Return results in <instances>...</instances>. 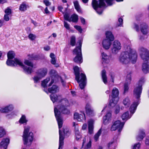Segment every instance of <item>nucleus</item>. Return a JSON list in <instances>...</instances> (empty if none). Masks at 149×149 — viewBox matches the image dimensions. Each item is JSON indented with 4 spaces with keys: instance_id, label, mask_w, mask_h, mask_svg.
I'll return each mask as SVG.
<instances>
[{
    "instance_id": "9b49d317",
    "label": "nucleus",
    "mask_w": 149,
    "mask_h": 149,
    "mask_svg": "<svg viewBox=\"0 0 149 149\" xmlns=\"http://www.w3.org/2000/svg\"><path fill=\"white\" fill-rule=\"evenodd\" d=\"M92 5L93 7L96 12L99 14H101L102 13V10L98 11V8H100L102 6H105V0H99V3L96 0H93L92 2Z\"/></svg>"
},
{
    "instance_id": "052dcab7",
    "label": "nucleus",
    "mask_w": 149,
    "mask_h": 149,
    "mask_svg": "<svg viewBox=\"0 0 149 149\" xmlns=\"http://www.w3.org/2000/svg\"><path fill=\"white\" fill-rule=\"evenodd\" d=\"M80 20L81 23L84 25L85 24V19L82 17H80Z\"/></svg>"
},
{
    "instance_id": "bf43d9fd",
    "label": "nucleus",
    "mask_w": 149,
    "mask_h": 149,
    "mask_svg": "<svg viewBox=\"0 0 149 149\" xmlns=\"http://www.w3.org/2000/svg\"><path fill=\"white\" fill-rule=\"evenodd\" d=\"M113 0H106V2L109 6H111L112 5V2Z\"/></svg>"
},
{
    "instance_id": "338daca9",
    "label": "nucleus",
    "mask_w": 149,
    "mask_h": 149,
    "mask_svg": "<svg viewBox=\"0 0 149 149\" xmlns=\"http://www.w3.org/2000/svg\"><path fill=\"white\" fill-rule=\"evenodd\" d=\"M54 79H52L51 80L50 82L49 83V84L48 86H51L52 85V84L54 83Z\"/></svg>"
},
{
    "instance_id": "9d476101",
    "label": "nucleus",
    "mask_w": 149,
    "mask_h": 149,
    "mask_svg": "<svg viewBox=\"0 0 149 149\" xmlns=\"http://www.w3.org/2000/svg\"><path fill=\"white\" fill-rule=\"evenodd\" d=\"M24 63L25 65L29 67L24 65L22 62V65H19V64H17V65L22 68L23 69L25 72L26 74H31L33 71L32 68L33 67V64L28 59H25Z\"/></svg>"
},
{
    "instance_id": "cd10ccee",
    "label": "nucleus",
    "mask_w": 149,
    "mask_h": 149,
    "mask_svg": "<svg viewBox=\"0 0 149 149\" xmlns=\"http://www.w3.org/2000/svg\"><path fill=\"white\" fill-rule=\"evenodd\" d=\"M119 93V92L118 89L116 88H113L112 90V95H111L112 98L113 99L118 98Z\"/></svg>"
},
{
    "instance_id": "a878e982",
    "label": "nucleus",
    "mask_w": 149,
    "mask_h": 149,
    "mask_svg": "<svg viewBox=\"0 0 149 149\" xmlns=\"http://www.w3.org/2000/svg\"><path fill=\"white\" fill-rule=\"evenodd\" d=\"M116 140V139L114 141L109 143L107 146H105L106 149H114L117 145Z\"/></svg>"
},
{
    "instance_id": "774afa93",
    "label": "nucleus",
    "mask_w": 149,
    "mask_h": 149,
    "mask_svg": "<svg viewBox=\"0 0 149 149\" xmlns=\"http://www.w3.org/2000/svg\"><path fill=\"white\" fill-rule=\"evenodd\" d=\"M4 22V20L3 19L0 20V27L2 26Z\"/></svg>"
},
{
    "instance_id": "6e6552de",
    "label": "nucleus",
    "mask_w": 149,
    "mask_h": 149,
    "mask_svg": "<svg viewBox=\"0 0 149 149\" xmlns=\"http://www.w3.org/2000/svg\"><path fill=\"white\" fill-rule=\"evenodd\" d=\"M81 42L80 40L78 41V45L76 47L73 52V54L76 55L74 59V61L75 62L78 63H81L83 62L81 52Z\"/></svg>"
},
{
    "instance_id": "864d4df0",
    "label": "nucleus",
    "mask_w": 149,
    "mask_h": 149,
    "mask_svg": "<svg viewBox=\"0 0 149 149\" xmlns=\"http://www.w3.org/2000/svg\"><path fill=\"white\" fill-rule=\"evenodd\" d=\"M8 15L5 14L3 17V19L4 20L6 21H8L9 20L10 18L8 16Z\"/></svg>"
},
{
    "instance_id": "79ce46f5",
    "label": "nucleus",
    "mask_w": 149,
    "mask_h": 149,
    "mask_svg": "<svg viewBox=\"0 0 149 149\" xmlns=\"http://www.w3.org/2000/svg\"><path fill=\"white\" fill-rule=\"evenodd\" d=\"M70 45L72 46H74L75 45V37L74 36L71 37L70 40Z\"/></svg>"
},
{
    "instance_id": "f8f14e48",
    "label": "nucleus",
    "mask_w": 149,
    "mask_h": 149,
    "mask_svg": "<svg viewBox=\"0 0 149 149\" xmlns=\"http://www.w3.org/2000/svg\"><path fill=\"white\" fill-rule=\"evenodd\" d=\"M121 47V45L120 42L117 40H115L113 42L111 48L112 53L114 54H117Z\"/></svg>"
},
{
    "instance_id": "dca6fc26",
    "label": "nucleus",
    "mask_w": 149,
    "mask_h": 149,
    "mask_svg": "<svg viewBox=\"0 0 149 149\" xmlns=\"http://www.w3.org/2000/svg\"><path fill=\"white\" fill-rule=\"evenodd\" d=\"M14 109V106L11 104L5 107H0V112L1 113H7L12 111Z\"/></svg>"
},
{
    "instance_id": "0eeeda50",
    "label": "nucleus",
    "mask_w": 149,
    "mask_h": 149,
    "mask_svg": "<svg viewBox=\"0 0 149 149\" xmlns=\"http://www.w3.org/2000/svg\"><path fill=\"white\" fill-rule=\"evenodd\" d=\"M15 52L13 51H9L7 54L8 59L6 61L7 65L10 66L17 65V64L22 65V64L21 61L17 58H15L13 60H11L15 57Z\"/></svg>"
},
{
    "instance_id": "37998d69",
    "label": "nucleus",
    "mask_w": 149,
    "mask_h": 149,
    "mask_svg": "<svg viewBox=\"0 0 149 149\" xmlns=\"http://www.w3.org/2000/svg\"><path fill=\"white\" fill-rule=\"evenodd\" d=\"M73 126L74 127V131L75 134H78L79 133H80L79 131L78 127L77 124H76L74 122L73 123Z\"/></svg>"
},
{
    "instance_id": "7c9ffc66",
    "label": "nucleus",
    "mask_w": 149,
    "mask_h": 149,
    "mask_svg": "<svg viewBox=\"0 0 149 149\" xmlns=\"http://www.w3.org/2000/svg\"><path fill=\"white\" fill-rule=\"evenodd\" d=\"M145 136L144 132L142 130H141L139 132L138 135L136 137L137 140L140 141L142 140Z\"/></svg>"
},
{
    "instance_id": "58836bf2",
    "label": "nucleus",
    "mask_w": 149,
    "mask_h": 149,
    "mask_svg": "<svg viewBox=\"0 0 149 149\" xmlns=\"http://www.w3.org/2000/svg\"><path fill=\"white\" fill-rule=\"evenodd\" d=\"M50 81V78L49 77L47 78L46 79L42 81V86L44 88L47 87V84Z\"/></svg>"
},
{
    "instance_id": "a18cd8bd",
    "label": "nucleus",
    "mask_w": 149,
    "mask_h": 149,
    "mask_svg": "<svg viewBox=\"0 0 149 149\" xmlns=\"http://www.w3.org/2000/svg\"><path fill=\"white\" fill-rule=\"evenodd\" d=\"M29 38L31 40H34L36 38V36L35 35L32 33H30L28 36Z\"/></svg>"
},
{
    "instance_id": "f3484780",
    "label": "nucleus",
    "mask_w": 149,
    "mask_h": 149,
    "mask_svg": "<svg viewBox=\"0 0 149 149\" xmlns=\"http://www.w3.org/2000/svg\"><path fill=\"white\" fill-rule=\"evenodd\" d=\"M139 24L141 32L144 35H146L148 31V26L147 24L145 22H141Z\"/></svg>"
},
{
    "instance_id": "bb28decb",
    "label": "nucleus",
    "mask_w": 149,
    "mask_h": 149,
    "mask_svg": "<svg viewBox=\"0 0 149 149\" xmlns=\"http://www.w3.org/2000/svg\"><path fill=\"white\" fill-rule=\"evenodd\" d=\"M93 123L94 121L92 119L88 121V131L90 134H92L93 132Z\"/></svg>"
},
{
    "instance_id": "a211bd4d",
    "label": "nucleus",
    "mask_w": 149,
    "mask_h": 149,
    "mask_svg": "<svg viewBox=\"0 0 149 149\" xmlns=\"http://www.w3.org/2000/svg\"><path fill=\"white\" fill-rule=\"evenodd\" d=\"M9 139L6 138L3 139L0 143V147L1 149H6L9 143Z\"/></svg>"
},
{
    "instance_id": "69168bd1",
    "label": "nucleus",
    "mask_w": 149,
    "mask_h": 149,
    "mask_svg": "<svg viewBox=\"0 0 149 149\" xmlns=\"http://www.w3.org/2000/svg\"><path fill=\"white\" fill-rule=\"evenodd\" d=\"M50 47L48 46L45 47H44V49L45 50L48 51L50 49Z\"/></svg>"
},
{
    "instance_id": "aec40b11",
    "label": "nucleus",
    "mask_w": 149,
    "mask_h": 149,
    "mask_svg": "<svg viewBox=\"0 0 149 149\" xmlns=\"http://www.w3.org/2000/svg\"><path fill=\"white\" fill-rule=\"evenodd\" d=\"M102 63H108L111 60V56L107 55L104 52L102 53Z\"/></svg>"
},
{
    "instance_id": "a19ab883",
    "label": "nucleus",
    "mask_w": 149,
    "mask_h": 149,
    "mask_svg": "<svg viewBox=\"0 0 149 149\" xmlns=\"http://www.w3.org/2000/svg\"><path fill=\"white\" fill-rule=\"evenodd\" d=\"M101 129H100L99 130L97 133L94 135V139L95 141H97L99 138V136L101 133Z\"/></svg>"
},
{
    "instance_id": "e2e57ef3",
    "label": "nucleus",
    "mask_w": 149,
    "mask_h": 149,
    "mask_svg": "<svg viewBox=\"0 0 149 149\" xmlns=\"http://www.w3.org/2000/svg\"><path fill=\"white\" fill-rule=\"evenodd\" d=\"M120 107H119L117 106L116 108L115 111V113L117 114L119 112Z\"/></svg>"
},
{
    "instance_id": "6e6d98bb",
    "label": "nucleus",
    "mask_w": 149,
    "mask_h": 149,
    "mask_svg": "<svg viewBox=\"0 0 149 149\" xmlns=\"http://www.w3.org/2000/svg\"><path fill=\"white\" fill-rule=\"evenodd\" d=\"M43 3L46 5V6H48L51 5V3L47 0H44Z\"/></svg>"
},
{
    "instance_id": "680f3d73",
    "label": "nucleus",
    "mask_w": 149,
    "mask_h": 149,
    "mask_svg": "<svg viewBox=\"0 0 149 149\" xmlns=\"http://www.w3.org/2000/svg\"><path fill=\"white\" fill-rule=\"evenodd\" d=\"M145 143L147 145H149V136L146 138L145 140Z\"/></svg>"
},
{
    "instance_id": "de8ad7c7",
    "label": "nucleus",
    "mask_w": 149,
    "mask_h": 149,
    "mask_svg": "<svg viewBox=\"0 0 149 149\" xmlns=\"http://www.w3.org/2000/svg\"><path fill=\"white\" fill-rule=\"evenodd\" d=\"M5 14L9 15L11 13V10L10 8L9 7H8L5 10Z\"/></svg>"
},
{
    "instance_id": "f704fd0d",
    "label": "nucleus",
    "mask_w": 149,
    "mask_h": 149,
    "mask_svg": "<svg viewBox=\"0 0 149 149\" xmlns=\"http://www.w3.org/2000/svg\"><path fill=\"white\" fill-rule=\"evenodd\" d=\"M73 3L75 8L79 13H81V10L80 8V6L79 5L78 2L77 1H74Z\"/></svg>"
},
{
    "instance_id": "ddd939ff",
    "label": "nucleus",
    "mask_w": 149,
    "mask_h": 149,
    "mask_svg": "<svg viewBox=\"0 0 149 149\" xmlns=\"http://www.w3.org/2000/svg\"><path fill=\"white\" fill-rule=\"evenodd\" d=\"M125 124V122H121L119 120H117L113 123L110 130L111 131L116 130L118 129L119 132L121 131Z\"/></svg>"
},
{
    "instance_id": "7ed1b4c3",
    "label": "nucleus",
    "mask_w": 149,
    "mask_h": 149,
    "mask_svg": "<svg viewBox=\"0 0 149 149\" xmlns=\"http://www.w3.org/2000/svg\"><path fill=\"white\" fill-rule=\"evenodd\" d=\"M51 100L53 103L56 102H61L62 104L59 105L57 107H55L56 109V112H61L63 113L68 114L70 113L69 111L67 108L66 107L69 105L68 100L66 99H62V97L60 95H57L56 94H52L50 95Z\"/></svg>"
},
{
    "instance_id": "20e7f679",
    "label": "nucleus",
    "mask_w": 149,
    "mask_h": 149,
    "mask_svg": "<svg viewBox=\"0 0 149 149\" xmlns=\"http://www.w3.org/2000/svg\"><path fill=\"white\" fill-rule=\"evenodd\" d=\"M54 113L56 120L58 122L59 129V145L58 149H62V146H63L64 144L63 140L64 139V134H66L67 133L70 134V133L69 132L68 130L67 129L65 130L64 129L63 132L61 131L60 128L62 126L63 123V120L61 114H60V112H56V108L54 109Z\"/></svg>"
},
{
    "instance_id": "4468645a",
    "label": "nucleus",
    "mask_w": 149,
    "mask_h": 149,
    "mask_svg": "<svg viewBox=\"0 0 149 149\" xmlns=\"http://www.w3.org/2000/svg\"><path fill=\"white\" fill-rule=\"evenodd\" d=\"M132 72H130L127 74L126 79L124 85V89L123 93H125L128 92L129 89V86L131 83V74Z\"/></svg>"
},
{
    "instance_id": "c756f323",
    "label": "nucleus",
    "mask_w": 149,
    "mask_h": 149,
    "mask_svg": "<svg viewBox=\"0 0 149 149\" xmlns=\"http://www.w3.org/2000/svg\"><path fill=\"white\" fill-rule=\"evenodd\" d=\"M118 100V98L116 99H112L110 100L109 105L110 107H114L117 104Z\"/></svg>"
},
{
    "instance_id": "39448f33",
    "label": "nucleus",
    "mask_w": 149,
    "mask_h": 149,
    "mask_svg": "<svg viewBox=\"0 0 149 149\" xmlns=\"http://www.w3.org/2000/svg\"><path fill=\"white\" fill-rule=\"evenodd\" d=\"M73 69L75 75V79L78 83L81 82L79 84V86L81 89H83L86 84V76L85 74L82 72L79 75L81 71L77 66H76L74 67Z\"/></svg>"
},
{
    "instance_id": "2f4dec72",
    "label": "nucleus",
    "mask_w": 149,
    "mask_h": 149,
    "mask_svg": "<svg viewBox=\"0 0 149 149\" xmlns=\"http://www.w3.org/2000/svg\"><path fill=\"white\" fill-rule=\"evenodd\" d=\"M123 103L126 107H128L130 104V101L128 97H126L123 99Z\"/></svg>"
},
{
    "instance_id": "b1692460",
    "label": "nucleus",
    "mask_w": 149,
    "mask_h": 149,
    "mask_svg": "<svg viewBox=\"0 0 149 149\" xmlns=\"http://www.w3.org/2000/svg\"><path fill=\"white\" fill-rule=\"evenodd\" d=\"M85 109L86 113L87 114L91 115L93 114V109L89 104H86Z\"/></svg>"
},
{
    "instance_id": "4be33fe9",
    "label": "nucleus",
    "mask_w": 149,
    "mask_h": 149,
    "mask_svg": "<svg viewBox=\"0 0 149 149\" xmlns=\"http://www.w3.org/2000/svg\"><path fill=\"white\" fill-rule=\"evenodd\" d=\"M111 114V112H108L105 116L103 117V123L104 125L108 124L110 121Z\"/></svg>"
},
{
    "instance_id": "5fc2aeb1",
    "label": "nucleus",
    "mask_w": 149,
    "mask_h": 149,
    "mask_svg": "<svg viewBox=\"0 0 149 149\" xmlns=\"http://www.w3.org/2000/svg\"><path fill=\"white\" fill-rule=\"evenodd\" d=\"M75 136L76 138V139L78 141L80 139H81V135L80 134V133H79L78 134H75Z\"/></svg>"
},
{
    "instance_id": "2eb2a0df",
    "label": "nucleus",
    "mask_w": 149,
    "mask_h": 149,
    "mask_svg": "<svg viewBox=\"0 0 149 149\" xmlns=\"http://www.w3.org/2000/svg\"><path fill=\"white\" fill-rule=\"evenodd\" d=\"M140 55L142 59L144 61H147L149 58V52L143 47H141L139 49Z\"/></svg>"
},
{
    "instance_id": "f257e3e1",
    "label": "nucleus",
    "mask_w": 149,
    "mask_h": 149,
    "mask_svg": "<svg viewBox=\"0 0 149 149\" xmlns=\"http://www.w3.org/2000/svg\"><path fill=\"white\" fill-rule=\"evenodd\" d=\"M137 56L136 51L128 46L126 51L121 53L119 57V61L124 65L127 64L130 62L134 63L136 61Z\"/></svg>"
},
{
    "instance_id": "4c0bfd02",
    "label": "nucleus",
    "mask_w": 149,
    "mask_h": 149,
    "mask_svg": "<svg viewBox=\"0 0 149 149\" xmlns=\"http://www.w3.org/2000/svg\"><path fill=\"white\" fill-rule=\"evenodd\" d=\"M6 134L5 129L2 126H0V138L3 137Z\"/></svg>"
},
{
    "instance_id": "0e129e2a",
    "label": "nucleus",
    "mask_w": 149,
    "mask_h": 149,
    "mask_svg": "<svg viewBox=\"0 0 149 149\" xmlns=\"http://www.w3.org/2000/svg\"><path fill=\"white\" fill-rule=\"evenodd\" d=\"M91 146V141H90L86 145V148H90Z\"/></svg>"
},
{
    "instance_id": "09e8293b",
    "label": "nucleus",
    "mask_w": 149,
    "mask_h": 149,
    "mask_svg": "<svg viewBox=\"0 0 149 149\" xmlns=\"http://www.w3.org/2000/svg\"><path fill=\"white\" fill-rule=\"evenodd\" d=\"M141 144L139 143L135 144L133 147V149H139Z\"/></svg>"
},
{
    "instance_id": "72a5a7b5",
    "label": "nucleus",
    "mask_w": 149,
    "mask_h": 149,
    "mask_svg": "<svg viewBox=\"0 0 149 149\" xmlns=\"http://www.w3.org/2000/svg\"><path fill=\"white\" fill-rule=\"evenodd\" d=\"M102 76L103 81L105 84L107 83V78L106 74V71L103 70L102 71Z\"/></svg>"
},
{
    "instance_id": "c9c22d12",
    "label": "nucleus",
    "mask_w": 149,
    "mask_h": 149,
    "mask_svg": "<svg viewBox=\"0 0 149 149\" xmlns=\"http://www.w3.org/2000/svg\"><path fill=\"white\" fill-rule=\"evenodd\" d=\"M70 22H76L78 20V16L76 14H74L72 15L70 17Z\"/></svg>"
},
{
    "instance_id": "f03ea898",
    "label": "nucleus",
    "mask_w": 149,
    "mask_h": 149,
    "mask_svg": "<svg viewBox=\"0 0 149 149\" xmlns=\"http://www.w3.org/2000/svg\"><path fill=\"white\" fill-rule=\"evenodd\" d=\"M145 81L144 78L143 77L139 79L138 83L136 84L134 87L133 91V94L134 97L136 98V102H134L133 103L130 108V112L132 114L134 113L139 104V99L142 90V86Z\"/></svg>"
},
{
    "instance_id": "6ab92c4d",
    "label": "nucleus",
    "mask_w": 149,
    "mask_h": 149,
    "mask_svg": "<svg viewBox=\"0 0 149 149\" xmlns=\"http://www.w3.org/2000/svg\"><path fill=\"white\" fill-rule=\"evenodd\" d=\"M112 41L107 40L104 39L102 42V45L103 48L105 50L109 49L112 44Z\"/></svg>"
},
{
    "instance_id": "412c9836",
    "label": "nucleus",
    "mask_w": 149,
    "mask_h": 149,
    "mask_svg": "<svg viewBox=\"0 0 149 149\" xmlns=\"http://www.w3.org/2000/svg\"><path fill=\"white\" fill-rule=\"evenodd\" d=\"M74 118L76 119L79 121H81L83 119L86 120L85 114L84 113H83V114H79L77 113H75L74 114Z\"/></svg>"
},
{
    "instance_id": "8fccbe9b",
    "label": "nucleus",
    "mask_w": 149,
    "mask_h": 149,
    "mask_svg": "<svg viewBox=\"0 0 149 149\" xmlns=\"http://www.w3.org/2000/svg\"><path fill=\"white\" fill-rule=\"evenodd\" d=\"M119 24H117L118 26H122L123 23V19L121 18H120L118 19Z\"/></svg>"
},
{
    "instance_id": "49530a36",
    "label": "nucleus",
    "mask_w": 149,
    "mask_h": 149,
    "mask_svg": "<svg viewBox=\"0 0 149 149\" xmlns=\"http://www.w3.org/2000/svg\"><path fill=\"white\" fill-rule=\"evenodd\" d=\"M51 62L52 64L54 65L56 67H57L58 66V64L56 63L55 58L51 59Z\"/></svg>"
},
{
    "instance_id": "5701e85b",
    "label": "nucleus",
    "mask_w": 149,
    "mask_h": 149,
    "mask_svg": "<svg viewBox=\"0 0 149 149\" xmlns=\"http://www.w3.org/2000/svg\"><path fill=\"white\" fill-rule=\"evenodd\" d=\"M105 35L106 38L104 39L113 41L115 39L114 35L111 31H106L105 32Z\"/></svg>"
},
{
    "instance_id": "4d7b16f0",
    "label": "nucleus",
    "mask_w": 149,
    "mask_h": 149,
    "mask_svg": "<svg viewBox=\"0 0 149 149\" xmlns=\"http://www.w3.org/2000/svg\"><path fill=\"white\" fill-rule=\"evenodd\" d=\"M134 27L136 31H139V26L136 23L134 24Z\"/></svg>"
},
{
    "instance_id": "473e14b6",
    "label": "nucleus",
    "mask_w": 149,
    "mask_h": 149,
    "mask_svg": "<svg viewBox=\"0 0 149 149\" xmlns=\"http://www.w3.org/2000/svg\"><path fill=\"white\" fill-rule=\"evenodd\" d=\"M131 116V115H129L128 111H127L122 115L121 118L123 120H125V121H126L128 119L130 118Z\"/></svg>"
},
{
    "instance_id": "393cba45",
    "label": "nucleus",
    "mask_w": 149,
    "mask_h": 149,
    "mask_svg": "<svg viewBox=\"0 0 149 149\" xmlns=\"http://www.w3.org/2000/svg\"><path fill=\"white\" fill-rule=\"evenodd\" d=\"M59 90V88L56 85H53L52 87L49 88L48 89L49 92L53 94L58 92Z\"/></svg>"
},
{
    "instance_id": "3c124183",
    "label": "nucleus",
    "mask_w": 149,
    "mask_h": 149,
    "mask_svg": "<svg viewBox=\"0 0 149 149\" xmlns=\"http://www.w3.org/2000/svg\"><path fill=\"white\" fill-rule=\"evenodd\" d=\"M74 27L79 32L81 33L82 30L80 26L75 25L74 26Z\"/></svg>"
},
{
    "instance_id": "c85d7f7f",
    "label": "nucleus",
    "mask_w": 149,
    "mask_h": 149,
    "mask_svg": "<svg viewBox=\"0 0 149 149\" xmlns=\"http://www.w3.org/2000/svg\"><path fill=\"white\" fill-rule=\"evenodd\" d=\"M29 7V6L25 2H23L20 5L19 7V10L21 11H26L27 8Z\"/></svg>"
},
{
    "instance_id": "e433bc0d",
    "label": "nucleus",
    "mask_w": 149,
    "mask_h": 149,
    "mask_svg": "<svg viewBox=\"0 0 149 149\" xmlns=\"http://www.w3.org/2000/svg\"><path fill=\"white\" fill-rule=\"evenodd\" d=\"M149 70L147 64L146 63H143L142 66V70L143 72L146 73L148 72Z\"/></svg>"
},
{
    "instance_id": "ea45409f",
    "label": "nucleus",
    "mask_w": 149,
    "mask_h": 149,
    "mask_svg": "<svg viewBox=\"0 0 149 149\" xmlns=\"http://www.w3.org/2000/svg\"><path fill=\"white\" fill-rule=\"evenodd\" d=\"M27 120L26 119V117L24 115L22 116L19 121V123L21 124L26 123L27 122Z\"/></svg>"
},
{
    "instance_id": "c03bdc74",
    "label": "nucleus",
    "mask_w": 149,
    "mask_h": 149,
    "mask_svg": "<svg viewBox=\"0 0 149 149\" xmlns=\"http://www.w3.org/2000/svg\"><path fill=\"white\" fill-rule=\"evenodd\" d=\"M64 17L65 19L69 22H70V15L69 14L66 13L64 15Z\"/></svg>"
},
{
    "instance_id": "423d86ee",
    "label": "nucleus",
    "mask_w": 149,
    "mask_h": 149,
    "mask_svg": "<svg viewBox=\"0 0 149 149\" xmlns=\"http://www.w3.org/2000/svg\"><path fill=\"white\" fill-rule=\"evenodd\" d=\"M30 127L27 126L24 127L23 134V140L24 145H31L33 139V135L31 132H29Z\"/></svg>"
},
{
    "instance_id": "1a4fd4ad",
    "label": "nucleus",
    "mask_w": 149,
    "mask_h": 149,
    "mask_svg": "<svg viewBox=\"0 0 149 149\" xmlns=\"http://www.w3.org/2000/svg\"><path fill=\"white\" fill-rule=\"evenodd\" d=\"M47 70L46 68H42L39 69L36 72L37 75L35 76L33 79L35 83H37L46 75Z\"/></svg>"
},
{
    "instance_id": "603ef678",
    "label": "nucleus",
    "mask_w": 149,
    "mask_h": 149,
    "mask_svg": "<svg viewBox=\"0 0 149 149\" xmlns=\"http://www.w3.org/2000/svg\"><path fill=\"white\" fill-rule=\"evenodd\" d=\"M64 26L68 30H69L70 29V24H68V23L65 21H64Z\"/></svg>"
},
{
    "instance_id": "13d9d810",
    "label": "nucleus",
    "mask_w": 149,
    "mask_h": 149,
    "mask_svg": "<svg viewBox=\"0 0 149 149\" xmlns=\"http://www.w3.org/2000/svg\"><path fill=\"white\" fill-rule=\"evenodd\" d=\"M29 58H28L29 60H36L37 59L34 57L33 56V55H28Z\"/></svg>"
}]
</instances>
